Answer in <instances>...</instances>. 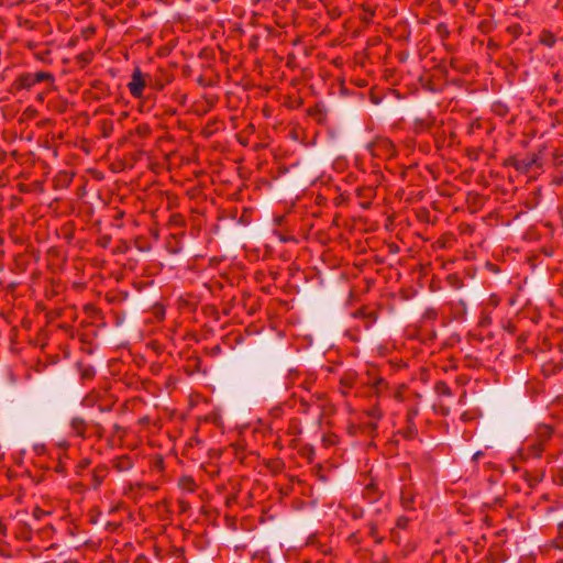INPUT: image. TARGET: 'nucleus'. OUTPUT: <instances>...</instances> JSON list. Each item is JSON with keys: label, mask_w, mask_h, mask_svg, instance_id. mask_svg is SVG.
<instances>
[{"label": "nucleus", "mask_w": 563, "mask_h": 563, "mask_svg": "<svg viewBox=\"0 0 563 563\" xmlns=\"http://www.w3.org/2000/svg\"><path fill=\"white\" fill-rule=\"evenodd\" d=\"M145 87V81L143 79V75L140 70H135L132 76V81L129 84V88L131 93L134 97H140Z\"/></svg>", "instance_id": "f257e3e1"}]
</instances>
